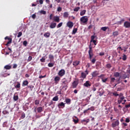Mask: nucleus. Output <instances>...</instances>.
I'll list each match as a JSON object with an SVG mask.
<instances>
[{"label": "nucleus", "instance_id": "obj_1", "mask_svg": "<svg viewBox=\"0 0 130 130\" xmlns=\"http://www.w3.org/2000/svg\"><path fill=\"white\" fill-rule=\"evenodd\" d=\"M79 85V79L76 78L75 80L72 83V88L73 89L76 88Z\"/></svg>", "mask_w": 130, "mask_h": 130}, {"label": "nucleus", "instance_id": "obj_2", "mask_svg": "<svg viewBox=\"0 0 130 130\" xmlns=\"http://www.w3.org/2000/svg\"><path fill=\"white\" fill-rule=\"evenodd\" d=\"M89 50L88 51V54L89 55V59H91V57H93L94 54H93V50L92 49V46L90 44L89 46Z\"/></svg>", "mask_w": 130, "mask_h": 130}, {"label": "nucleus", "instance_id": "obj_3", "mask_svg": "<svg viewBox=\"0 0 130 130\" xmlns=\"http://www.w3.org/2000/svg\"><path fill=\"white\" fill-rule=\"evenodd\" d=\"M61 84L63 86L62 88H66V87H67V85H68V80L66 78L62 79Z\"/></svg>", "mask_w": 130, "mask_h": 130}, {"label": "nucleus", "instance_id": "obj_4", "mask_svg": "<svg viewBox=\"0 0 130 130\" xmlns=\"http://www.w3.org/2000/svg\"><path fill=\"white\" fill-rule=\"evenodd\" d=\"M112 127L114 128V127H116V126H118L119 125V120H116V121L112 122Z\"/></svg>", "mask_w": 130, "mask_h": 130}, {"label": "nucleus", "instance_id": "obj_5", "mask_svg": "<svg viewBox=\"0 0 130 130\" xmlns=\"http://www.w3.org/2000/svg\"><path fill=\"white\" fill-rule=\"evenodd\" d=\"M84 87L86 88H90L92 86V83L90 81H86L85 83L83 84Z\"/></svg>", "mask_w": 130, "mask_h": 130}, {"label": "nucleus", "instance_id": "obj_6", "mask_svg": "<svg viewBox=\"0 0 130 130\" xmlns=\"http://www.w3.org/2000/svg\"><path fill=\"white\" fill-rule=\"evenodd\" d=\"M5 40H9V41L7 42V43L6 44H5V45L6 46H9V44H12V39L11 38H9V37H6L5 38Z\"/></svg>", "mask_w": 130, "mask_h": 130}, {"label": "nucleus", "instance_id": "obj_7", "mask_svg": "<svg viewBox=\"0 0 130 130\" xmlns=\"http://www.w3.org/2000/svg\"><path fill=\"white\" fill-rule=\"evenodd\" d=\"M88 17L87 16H83L80 18V21L83 24L87 23L88 22Z\"/></svg>", "mask_w": 130, "mask_h": 130}, {"label": "nucleus", "instance_id": "obj_8", "mask_svg": "<svg viewBox=\"0 0 130 130\" xmlns=\"http://www.w3.org/2000/svg\"><path fill=\"white\" fill-rule=\"evenodd\" d=\"M64 75H66V71L63 69H61L58 73V75L59 77H63Z\"/></svg>", "mask_w": 130, "mask_h": 130}, {"label": "nucleus", "instance_id": "obj_9", "mask_svg": "<svg viewBox=\"0 0 130 130\" xmlns=\"http://www.w3.org/2000/svg\"><path fill=\"white\" fill-rule=\"evenodd\" d=\"M54 83L55 85H57L58 83H59V81H60V76H55L54 78Z\"/></svg>", "mask_w": 130, "mask_h": 130}, {"label": "nucleus", "instance_id": "obj_10", "mask_svg": "<svg viewBox=\"0 0 130 130\" xmlns=\"http://www.w3.org/2000/svg\"><path fill=\"white\" fill-rule=\"evenodd\" d=\"M123 27H124V28H130V22L127 21H125L123 24Z\"/></svg>", "mask_w": 130, "mask_h": 130}, {"label": "nucleus", "instance_id": "obj_11", "mask_svg": "<svg viewBox=\"0 0 130 130\" xmlns=\"http://www.w3.org/2000/svg\"><path fill=\"white\" fill-rule=\"evenodd\" d=\"M94 39H95V36H91L90 42H93V43L95 45H97V43H96V42H97V41H96V40H95Z\"/></svg>", "mask_w": 130, "mask_h": 130}, {"label": "nucleus", "instance_id": "obj_12", "mask_svg": "<svg viewBox=\"0 0 130 130\" xmlns=\"http://www.w3.org/2000/svg\"><path fill=\"white\" fill-rule=\"evenodd\" d=\"M67 26L69 27V28H70L71 29V28H73V27H74V23L72 21H69L67 23Z\"/></svg>", "mask_w": 130, "mask_h": 130}, {"label": "nucleus", "instance_id": "obj_13", "mask_svg": "<svg viewBox=\"0 0 130 130\" xmlns=\"http://www.w3.org/2000/svg\"><path fill=\"white\" fill-rule=\"evenodd\" d=\"M73 121L75 124H77V123L79 122V118H78V117L74 116Z\"/></svg>", "mask_w": 130, "mask_h": 130}, {"label": "nucleus", "instance_id": "obj_14", "mask_svg": "<svg viewBox=\"0 0 130 130\" xmlns=\"http://www.w3.org/2000/svg\"><path fill=\"white\" fill-rule=\"evenodd\" d=\"M65 104L63 102H61L58 104V107L59 108H64L66 107Z\"/></svg>", "mask_w": 130, "mask_h": 130}, {"label": "nucleus", "instance_id": "obj_15", "mask_svg": "<svg viewBox=\"0 0 130 130\" xmlns=\"http://www.w3.org/2000/svg\"><path fill=\"white\" fill-rule=\"evenodd\" d=\"M54 22H56L57 23H59V17L58 16H54L53 19Z\"/></svg>", "mask_w": 130, "mask_h": 130}, {"label": "nucleus", "instance_id": "obj_16", "mask_svg": "<svg viewBox=\"0 0 130 130\" xmlns=\"http://www.w3.org/2000/svg\"><path fill=\"white\" fill-rule=\"evenodd\" d=\"M21 88V83L19 82H17L15 85V89H20Z\"/></svg>", "mask_w": 130, "mask_h": 130}, {"label": "nucleus", "instance_id": "obj_17", "mask_svg": "<svg viewBox=\"0 0 130 130\" xmlns=\"http://www.w3.org/2000/svg\"><path fill=\"white\" fill-rule=\"evenodd\" d=\"M56 27V23L55 22H52L50 25V28L51 29H54Z\"/></svg>", "mask_w": 130, "mask_h": 130}, {"label": "nucleus", "instance_id": "obj_18", "mask_svg": "<svg viewBox=\"0 0 130 130\" xmlns=\"http://www.w3.org/2000/svg\"><path fill=\"white\" fill-rule=\"evenodd\" d=\"M98 75H99V73H98V72L97 71H94L92 73V76L94 78L95 77H97V76H98Z\"/></svg>", "mask_w": 130, "mask_h": 130}, {"label": "nucleus", "instance_id": "obj_19", "mask_svg": "<svg viewBox=\"0 0 130 130\" xmlns=\"http://www.w3.org/2000/svg\"><path fill=\"white\" fill-rule=\"evenodd\" d=\"M124 21V19L123 18L121 19L120 21H118L117 23H114V25H115V24H117V25H121V24H122V23H123Z\"/></svg>", "mask_w": 130, "mask_h": 130}, {"label": "nucleus", "instance_id": "obj_20", "mask_svg": "<svg viewBox=\"0 0 130 130\" xmlns=\"http://www.w3.org/2000/svg\"><path fill=\"white\" fill-rule=\"evenodd\" d=\"M44 36L45 38H49V37H50V32H45Z\"/></svg>", "mask_w": 130, "mask_h": 130}, {"label": "nucleus", "instance_id": "obj_21", "mask_svg": "<svg viewBox=\"0 0 130 130\" xmlns=\"http://www.w3.org/2000/svg\"><path fill=\"white\" fill-rule=\"evenodd\" d=\"M37 111L39 113H41L43 111V108L42 107H39L37 108Z\"/></svg>", "mask_w": 130, "mask_h": 130}, {"label": "nucleus", "instance_id": "obj_22", "mask_svg": "<svg viewBox=\"0 0 130 130\" xmlns=\"http://www.w3.org/2000/svg\"><path fill=\"white\" fill-rule=\"evenodd\" d=\"M86 77H87V74H86V73L84 72H82L80 78H82V79H86Z\"/></svg>", "mask_w": 130, "mask_h": 130}, {"label": "nucleus", "instance_id": "obj_23", "mask_svg": "<svg viewBox=\"0 0 130 130\" xmlns=\"http://www.w3.org/2000/svg\"><path fill=\"white\" fill-rule=\"evenodd\" d=\"M73 66H74V67H77V66H79V64H80V61H75L73 62Z\"/></svg>", "mask_w": 130, "mask_h": 130}, {"label": "nucleus", "instance_id": "obj_24", "mask_svg": "<svg viewBox=\"0 0 130 130\" xmlns=\"http://www.w3.org/2000/svg\"><path fill=\"white\" fill-rule=\"evenodd\" d=\"M69 12H65L63 13V18H65L66 19H67V18L69 17Z\"/></svg>", "mask_w": 130, "mask_h": 130}, {"label": "nucleus", "instance_id": "obj_25", "mask_svg": "<svg viewBox=\"0 0 130 130\" xmlns=\"http://www.w3.org/2000/svg\"><path fill=\"white\" fill-rule=\"evenodd\" d=\"M120 76V74L118 72H115L114 73V77H115V78H118Z\"/></svg>", "mask_w": 130, "mask_h": 130}, {"label": "nucleus", "instance_id": "obj_26", "mask_svg": "<svg viewBox=\"0 0 130 130\" xmlns=\"http://www.w3.org/2000/svg\"><path fill=\"white\" fill-rule=\"evenodd\" d=\"M29 84V82L27 80H25L22 83V86H27Z\"/></svg>", "mask_w": 130, "mask_h": 130}, {"label": "nucleus", "instance_id": "obj_27", "mask_svg": "<svg viewBox=\"0 0 130 130\" xmlns=\"http://www.w3.org/2000/svg\"><path fill=\"white\" fill-rule=\"evenodd\" d=\"M19 99V96L18 95H14L13 96V100L14 101H17V100Z\"/></svg>", "mask_w": 130, "mask_h": 130}, {"label": "nucleus", "instance_id": "obj_28", "mask_svg": "<svg viewBox=\"0 0 130 130\" xmlns=\"http://www.w3.org/2000/svg\"><path fill=\"white\" fill-rule=\"evenodd\" d=\"M5 69H6V70H11V69H12V66L10 65H6L5 66Z\"/></svg>", "mask_w": 130, "mask_h": 130}, {"label": "nucleus", "instance_id": "obj_29", "mask_svg": "<svg viewBox=\"0 0 130 130\" xmlns=\"http://www.w3.org/2000/svg\"><path fill=\"white\" fill-rule=\"evenodd\" d=\"M53 101H58V96L56 95L52 99Z\"/></svg>", "mask_w": 130, "mask_h": 130}, {"label": "nucleus", "instance_id": "obj_30", "mask_svg": "<svg viewBox=\"0 0 130 130\" xmlns=\"http://www.w3.org/2000/svg\"><path fill=\"white\" fill-rule=\"evenodd\" d=\"M90 61H91L92 63H93V64H94V63H95V62H96V58H94L93 59H92V57L91 58V59H89Z\"/></svg>", "mask_w": 130, "mask_h": 130}, {"label": "nucleus", "instance_id": "obj_31", "mask_svg": "<svg viewBox=\"0 0 130 130\" xmlns=\"http://www.w3.org/2000/svg\"><path fill=\"white\" fill-rule=\"evenodd\" d=\"M49 59H50V60H52L54 59V56H53V55L50 54L49 55Z\"/></svg>", "mask_w": 130, "mask_h": 130}, {"label": "nucleus", "instance_id": "obj_32", "mask_svg": "<svg viewBox=\"0 0 130 130\" xmlns=\"http://www.w3.org/2000/svg\"><path fill=\"white\" fill-rule=\"evenodd\" d=\"M86 14V10H83L80 12V16H84Z\"/></svg>", "mask_w": 130, "mask_h": 130}, {"label": "nucleus", "instance_id": "obj_33", "mask_svg": "<svg viewBox=\"0 0 130 130\" xmlns=\"http://www.w3.org/2000/svg\"><path fill=\"white\" fill-rule=\"evenodd\" d=\"M25 117H26V115H25V113L24 112L22 113L21 115V119H24Z\"/></svg>", "mask_w": 130, "mask_h": 130}, {"label": "nucleus", "instance_id": "obj_34", "mask_svg": "<svg viewBox=\"0 0 130 130\" xmlns=\"http://www.w3.org/2000/svg\"><path fill=\"white\" fill-rule=\"evenodd\" d=\"M65 101H66L67 104H71V99H66Z\"/></svg>", "mask_w": 130, "mask_h": 130}, {"label": "nucleus", "instance_id": "obj_35", "mask_svg": "<svg viewBox=\"0 0 130 130\" xmlns=\"http://www.w3.org/2000/svg\"><path fill=\"white\" fill-rule=\"evenodd\" d=\"M101 30H102L103 31H106L107 30V29H108V27H106V26H104V27H101Z\"/></svg>", "mask_w": 130, "mask_h": 130}, {"label": "nucleus", "instance_id": "obj_36", "mask_svg": "<svg viewBox=\"0 0 130 130\" xmlns=\"http://www.w3.org/2000/svg\"><path fill=\"white\" fill-rule=\"evenodd\" d=\"M106 67L107 69H111L112 66H111V64L108 63L106 65Z\"/></svg>", "mask_w": 130, "mask_h": 130}, {"label": "nucleus", "instance_id": "obj_37", "mask_svg": "<svg viewBox=\"0 0 130 130\" xmlns=\"http://www.w3.org/2000/svg\"><path fill=\"white\" fill-rule=\"evenodd\" d=\"M127 56H126V55L123 54L122 56V60L124 61H125L126 59H127Z\"/></svg>", "mask_w": 130, "mask_h": 130}, {"label": "nucleus", "instance_id": "obj_38", "mask_svg": "<svg viewBox=\"0 0 130 130\" xmlns=\"http://www.w3.org/2000/svg\"><path fill=\"white\" fill-rule=\"evenodd\" d=\"M77 31H78V28H74L72 31V34H76V33H77Z\"/></svg>", "mask_w": 130, "mask_h": 130}, {"label": "nucleus", "instance_id": "obj_39", "mask_svg": "<svg viewBox=\"0 0 130 130\" xmlns=\"http://www.w3.org/2000/svg\"><path fill=\"white\" fill-rule=\"evenodd\" d=\"M88 110H91V111H94L95 110V107H91L88 109Z\"/></svg>", "mask_w": 130, "mask_h": 130}, {"label": "nucleus", "instance_id": "obj_40", "mask_svg": "<svg viewBox=\"0 0 130 130\" xmlns=\"http://www.w3.org/2000/svg\"><path fill=\"white\" fill-rule=\"evenodd\" d=\"M39 103H40V101L38 100H36L35 101V105H39Z\"/></svg>", "mask_w": 130, "mask_h": 130}, {"label": "nucleus", "instance_id": "obj_41", "mask_svg": "<svg viewBox=\"0 0 130 130\" xmlns=\"http://www.w3.org/2000/svg\"><path fill=\"white\" fill-rule=\"evenodd\" d=\"M48 66L49 68H52V67H53V66H54V63H49Z\"/></svg>", "mask_w": 130, "mask_h": 130}, {"label": "nucleus", "instance_id": "obj_42", "mask_svg": "<svg viewBox=\"0 0 130 130\" xmlns=\"http://www.w3.org/2000/svg\"><path fill=\"white\" fill-rule=\"evenodd\" d=\"M105 76V75L104 74H102L100 76H99V78H100V79H101V80H102V79H104V77Z\"/></svg>", "mask_w": 130, "mask_h": 130}, {"label": "nucleus", "instance_id": "obj_43", "mask_svg": "<svg viewBox=\"0 0 130 130\" xmlns=\"http://www.w3.org/2000/svg\"><path fill=\"white\" fill-rule=\"evenodd\" d=\"M118 35V31H115L113 32V36H117Z\"/></svg>", "mask_w": 130, "mask_h": 130}, {"label": "nucleus", "instance_id": "obj_44", "mask_svg": "<svg viewBox=\"0 0 130 130\" xmlns=\"http://www.w3.org/2000/svg\"><path fill=\"white\" fill-rule=\"evenodd\" d=\"M108 80V78H105V79H103L102 80V82H103V83H106V82H107V80Z\"/></svg>", "mask_w": 130, "mask_h": 130}, {"label": "nucleus", "instance_id": "obj_45", "mask_svg": "<svg viewBox=\"0 0 130 130\" xmlns=\"http://www.w3.org/2000/svg\"><path fill=\"white\" fill-rule=\"evenodd\" d=\"M117 50H118V53H120V50H123V49L121 48V47H118L117 48Z\"/></svg>", "mask_w": 130, "mask_h": 130}, {"label": "nucleus", "instance_id": "obj_46", "mask_svg": "<svg viewBox=\"0 0 130 130\" xmlns=\"http://www.w3.org/2000/svg\"><path fill=\"white\" fill-rule=\"evenodd\" d=\"M79 9H80V7H76V8H75L74 9V12H78Z\"/></svg>", "mask_w": 130, "mask_h": 130}, {"label": "nucleus", "instance_id": "obj_47", "mask_svg": "<svg viewBox=\"0 0 130 130\" xmlns=\"http://www.w3.org/2000/svg\"><path fill=\"white\" fill-rule=\"evenodd\" d=\"M62 26V22L59 23L57 25V28H60Z\"/></svg>", "mask_w": 130, "mask_h": 130}, {"label": "nucleus", "instance_id": "obj_48", "mask_svg": "<svg viewBox=\"0 0 130 130\" xmlns=\"http://www.w3.org/2000/svg\"><path fill=\"white\" fill-rule=\"evenodd\" d=\"M40 13L41 14H42L43 15H46V11H44V10H41L40 11Z\"/></svg>", "mask_w": 130, "mask_h": 130}, {"label": "nucleus", "instance_id": "obj_49", "mask_svg": "<svg viewBox=\"0 0 130 130\" xmlns=\"http://www.w3.org/2000/svg\"><path fill=\"white\" fill-rule=\"evenodd\" d=\"M23 44L24 46H27V44H28V42H27V41H24Z\"/></svg>", "mask_w": 130, "mask_h": 130}, {"label": "nucleus", "instance_id": "obj_50", "mask_svg": "<svg viewBox=\"0 0 130 130\" xmlns=\"http://www.w3.org/2000/svg\"><path fill=\"white\" fill-rule=\"evenodd\" d=\"M32 56H29V57H28L27 59V61H31V60H32Z\"/></svg>", "mask_w": 130, "mask_h": 130}, {"label": "nucleus", "instance_id": "obj_51", "mask_svg": "<svg viewBox=\"0 0 130 130\" xmlns=\"http://www.w3.org/2000/svg\"><path fill=\"white\" fill-rule=\"evenodd\" d=\"M113 96H115V97H117V96H119V94L117 93V92H113Z\"/></svg>", "mask_w": 130, "mask_h": 130}, {"label": "nucleus", "instance_id": "obj_52", "mask_svg": "<svg viewBox=\"0 0 130 130\" xmlns=\"http://www.w3.org/2000/svg\"><path fill=\"white\" fill-rule=\"evenodd\" d=\"M40 61H41V62H45V59L44 57H43L41 59H40Z\"/></svg>", "mask_w": 130, "mask_h": 130}, {"label": "nucleus", "instance_id": "obj_53", "mask_svg": "<svg viewBox=\"0 0 130 130\" xmlns=\"http://www.w3.org/2000/svg\"><path fill=\"white\" fill-rule=\"evenodd\" d=\"M114 82H115V78L114 77L111 78V83H113Z\"/></svg>", "mask_w": 130, "mask_h": 130}, {"label": "nucleus", "instance_id": "obj_54", "mask_svg": "<svg viewBox=\"0 0 130 130\" xmlns=\"http://www.w3.org/2000/svg\"><path fill=\"white\" fill-rule=\"evenodd\" d=\"M22 32H21V31H20L19 32H18V36H17L18 38L21 37L22 36Z\"/></svg>", "mask_w": 130, "mask_h": 130}, {"label": "nucleus", "instance_id": "obj_55", "mask_svg": "<svg viewBox=\"0 0 130 130\" xmlns=\"http://www.w3.org/2000/svg\"><path fill=\"white\" fill-rule=\"evenodd\" d=\"M61 10H62V8H61V7H59L58 8H57V12H61Z\"/></svg>", "mask_w": 130, "mask_h": 130}, {"label": "nucleus", "instance_id": "obj_56", "mask_svg": "<svg viewBox=\"0 0 130 130\" xmlns=\"http://www.w3.org/2000/svg\"><path fill=\"white\" fill-rule=\"evenodd\" d=\"M129 68L127 70V73L130 75V66H128Z\"/></svg>", "mask_w": 130, "mask_h": 130}, {"label": "nucleus", "instance_id": "obj_57", "mask_svg": "<svg viewBox=\"0 0 130 130\" xmlns=\"http://www.w3.org/2000/svg\"><path fill=\"white\" fill-rule=\"evenodd\" d=\"M120 79H121V76H120V77L117 80L118 84H120Z\"/></svg>", "mask_w": 130, "mask_h": 130}, {"label": "nucleus", "instance_id": "obj_58", "mask_svg": "<svg viewBox=\"0 0 130 130\" xmlns=\"http://www.w3.org/2000/svg\"><path fill=\"white\" fill-rule=\"evenodd\" d=\"M130 120L129 118H126L125 119V122H129Z\"/></svg>", "mask_w": 130, "mask_h": 130}, {"label": "nucleus", "instance_id": "obj_59", "mask_svg": "<svg viewBox=\"0 0 130 130\" xmlns=\"http://www.w3.org/2000/svg\"><path fill=\"white\" fill-rule=\"evenodd\" d=\"M104 54H105L104 52H101L99 53V55H100V56H103Z\"/></svg>", "mask_w": 130, "mask_h": 130}, {"label": "nucleus", "instance_id": "obj_60", "mask_svg": "<svg viewBox=\"0 0 130 130\" xmlns=\"http://www.w3.org/2000/svg\"><path fill=\"white\" fill-rule=\"evenodd\" d=\"M125 108H129V107H130V103H129L128 105H125Z\"/></svg>", "mask_w": 130, "mask_h": 130}, {"label": "nucleus", "instance_id": "obj_61", "mask_svg": "<svg viewBox=\"0 0 130 130\" xmlns=\"http://www.w3.org/2000/svg\"><path fill=\"white\" fill-rule=\"evenodd\" d=\"M52 17H53V14H51L50 15L49 19L50 20H52Z\"/></svg>", "mask_w": 130, "mask_h": 130}, {"label": "nucleus", "instance_id": "obj_62", "mask_svg": "<svg viewBox=\"0 0 130 130\" xmlns=\"http://www.w3.org/2000/svg\"><path fill=\"white\" fill-rule=\"evenodd\" d=\"M17 67H18V65H17V64H14L13 69H17Z\"/></svg>", "mask_w": 130, "mask_h": 130}, {"label": "nucleus", "instance_id": "obj_63", "mask_svg": "<svg viewBox=\"0 0 130 130\" xmlns=\"http://www.w3.org/2000/svg\"><path fill=\"white\" fill-rule=\"evenodd\" d=\"M32 19H35V18H36V14H33L32 15Z\"/></svg>", "mask_w": 130, "mask_h": 130}, {"label": "nucleus", "instance_id": "obj_64", "mask_svg": "<svg viewBox=\"0 0 130 130\" xmlns=\"http://www.w3.org/2000/svg\"><path fill=\"white\" fill-rule=\"evenodd\" d=\"M39 3L40 5H42L43 4V0H40Z\"/></svg>", "mask_w": 130, "mask_h": 130}]
</instances>
